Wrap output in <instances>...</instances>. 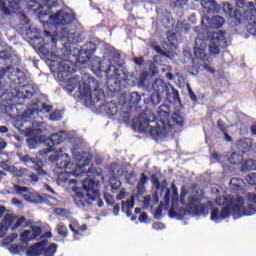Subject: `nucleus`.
<instances>
[{"label": "nucleus", "instance_id": "1", "mask_svg": "<svg viewBox=\"0 0 256 256\" xmlns=\"http://www.w3.org/2000/svg\"><path fill=\"white\" fill-rule=\"evenodd\" d=\"M157 117L154 116L151 110L141 112L139 118L134 119L132 122L133 127H136L140 133H150V136L154 141L159 139H165L171 131H173V124L167 121L171 117V105L162 104L157 108ZM157 121L156 126H151L149 123Z\"/></svg>", "mask_w": 256, "mask_h": 256}, {"label": "nucleus", "instance_id": "2", "mask_svg": "<svg viewBox=\"0 0 256 256\" xmlns=\"http://www.w3.org/2000/svg\"><path fill=\"white\" fill-rule=\"evenodd\" d=\"M109 55L110 65L105 70L107 77L106 85L109 93H119L123 87H133L135 85V76L125 73L120 68L123 65L121 53L119 51H111Z\"/></svg>", "mask_w": 256, "mask_h": 256}, {"label": "nucleus", "instance_id": "3", "mask_svg": "<svg viewBox=\"0 0 256 256\" xmlns=\"http://www.w3.org/2000/svg\"><path fill=\"white\" fill-rule=\"evenodd\" d=\"M75 89H78V97L85 99V101H91V103H99L105 99V92L99 88V82L96 78H90L87 82L81 84V78L78 75H74L68 78L67 90L69 93H73Z\"/></svg>", "mask_w": 256, "mask_h": 256}, {"label": "nucleus", "instance_id": "4", "mask_svg": "<svg viewBox=\"0 0 256 256\" xmlns=\"http://www.w3.org/2000/svg\"><path fill=\"white\" fill-rule=\"evenodd\" d=\"M47 47H49V44L42 45L39 47L38 51L51 63H58V77H69L71 73H75L77 71V64L73 61L62 59L63 55H65V53H63V49L56 50L55 52L50 51Z\"/></svg>", "mask_w": 256, "mask_h": 256}, {"label": "nucleus", "instance_id": "5", "mask_svg": "<svg viewBox=\"0 0 256 256\" xmlns=\"http://www.w3.org/2000/svg\"><path fill=\"white\" fill-rule=\"evenodd\" d=\"M82 187L86 193L81 190H77L73 199L77 207L85 208L89 207L93 201H97V199H99V183L86 178L82 181Z\"/></svg>", "mask_w": 256, "mask_h": 256}, {"label": "nucleus", "instance_id": "6", "mask_svg": "<svg viewBox=\"0 0 256 256\" xmlns=\"http://www.w3.org/2000/svg\"><path fill=\"white\" fill-rule=\"evenodd\" d=\"M43 228L41 226H31L30 230H24L20 234V241L25 246L21 244H11L9 247L10 253H13V255H17L18 253H25L27 251V246L29 245V242L31 241H39V239L47 238L51 239L53 237V234L51 232H46L42 235Z\"/></svg>", "mask_w": 256, "mask_h": 256}, {"label": "nucleus", "instance_id": "7", "mask_svg": "<svg viewBox=\"0 0 256 256\" xmlns=\"http://www.w3.org/2000/svg\"><path fill=\"white\" fill-rule=\"evenodd\" d=\"M205 49H207V43H205V41L202 38H196L194 46V55L196 59L200 60V62H198V67H190V73H192V75H198L199 70H204L208 73H211L212 75H215V70L211 67L212 59L210 57H207Z\"/></svg>", "mask_w": 256, "mask_h": 256}, {"label": "nucleus", "instance_id": "8", "mask_svg": "<svg viewBox=\"0 0 256 256\" xmlns=\"http://www.w3.org/2000/svg\"><path fill=\"white\" fill-rule=\"evenodd\" d=\"M152 89L154 93L158 95H165L167 101L171 105H177L181 103V96L179 95V90L175 89L171 83L165 82L162 79H155L152 83Z\"/></svg>", "mask_w": 256, "mask_h": 256}, {"label": "nucleus", "instance_id": "9", "mask_svg": "<svg viewBox=\"0 0 256 256\" xmlns=\"http://www.w3.org/2000/svg\"><path fill=\"white\" fill-rule=\"evenodd\" d=\"M222 11L227 17L228 21H230L231 25H241L243 21H250L253 19V14H245V8L244 9H237L235 5L224 2L222 4Z\"/></svg>", "mask_w": 256, "mask_h": 256}, {"label": "nucleus", "instance_id": "10", "mask_svg": "<svg viewBox=\"0 0 256 256\" xmlns=\"http://www.w3.org/2000/svg\"><path fill=\"white\" fill-rule=\"evenodd\" d=\"M49 243L47 240H42L38 242L36 245L31 246L27 249L26 255L27 256H55L57 253V247L59 245L55 243H51L49 246L45 247Z\"/></svg>", "mask_w": 256, "mask_h": 256}, {"label": "nucleus", "instance_id": "11", "mask_svg": "<svg viewBox=\"0 0 256 256\" xmlns=\"http://www.w3.org/2000/svg\"><path fill=\"white\" fill-rule=\"evenodd\" d=\"M141 102V95L137 92H132L128 96V101H125L122 109H127V111H123L121 117L127 123L131 120V113L133 111H141V106L139 103Z\"/></svg>", "mask_w": 256, "mask_h": 256}, {"label": "nucleus", "instance_id": "12", "mask_svg": "<svg viewBox=\"0 0 256 256\" xmlns=\"http://www.w3.org/2000/svg\"><path fill=\"white\" fill-rule=\"evenodd\" d=\"M216 205H229L235 215H241V209L245 205V200L241 196L231 198L227 196L217 197L215 200Z\"/></svg>", "mask_w": 256, "mask_h": 256}, {"label": "nucleus", "instance_id": "13", "mask_svg": "<svg viewBox=\"0 0 256 256\" xmlns=\"http://www.w3.org/2000/svg\"><path fill=\"white\" fill-rule=\"evenodd\" d=\"M97 51V44L95 42H86L83 48L80 49L76 55V63L79 65H85L87 61L91 59V55Z\"/></svg>", "mask_w": 256, "mask_h": 256}, {"label": "nucleus", "instance_id": "14", "mask_svg": "<svg viewBox=\"0 0 256 256\" xmlns=\"http://www.w3.org/2000/svg\"><path fill=\"white\" fill-rule=\"evenodd\" d=\"M188 213L192 215H209V207L205 204H201V200L195 198V196H190L188 198Z\"/></svg>", "mask_w": 256, "mask_h": 256}, {"label": "nucleus", "instance_id": "15", "mask_svg": "<svg viewBox=\"0 0 256 256\" xmlns=\"http://www.w3.org/2000/svg\"><path fill=\"white\" fill-rule=\"evenodd\" d=\"M51 21L55 25H71L75 21V15L69 12L60 10L56 14L50 16Z\"/></svg>", "mask_w": 256, "mask_h": 256}, {"label": "nucleus", "instance_id": "16", "mask_svg": "<svg viewBox=\"0 0 256 256\" xmlns=\"http://www.w3.org/2000/svg\"><path fill=\"white\" fill-rule=\"evenodd\" d=\"M65 138L63 135V131H60L58 133H53L50 135L49 141L51 144H49V147H47L44 150H40V155H49V153H53L55 151L56 145H61V143L65 142Z\"/></svg>", "mask_w": 256, "mask_h": 256}, {"label": "nucleus", "instance_id": "17", "mask_svg": "<svg viewBox=\"0 0 256 256\" xmlns=\"http://www.w3.org/2000/svg\"><path fill=\"white\" fill-rule=\"evenodd\" d=\"M201 25L204 29H221L223 25H225V19L221 16H213L209 18V16H205L201 20Z\"/></svg>", "mask_w": 256, "mask_h": 256}, {"label": "nucleus", "instance_id": "18", "mask_svg": "<svg viewBox=\"0 0 256 256\" xmlns=\"http://www.w3.org/2000/svg\"><path fill=\"white\" fill-rule=\"evenodd\" d=\"M51 163H56L58 169H71V157L68 154H60L57 152L54 155L49 156Z\"/></svg>", "mask_w": 256, "mask_h": 256}, {"label": "nucleus", "instance_id": "19", "mask_svg": "<svg viewBox=\"0 0 256 256\" xmlns=\"http://www.w3.org/2000/svg\"><path fill=\"white\" fill-rule=\"evenodd\" d=\"M19 159L25 165H29V163H33L36 165V171L40 177H47V172L43 170V160H39L37 158H31L29 155H19Z\"/></svg>", "mask_w": 256, "mask_h": 256}, {"label": "nucleus", "instance_id": "20", "mask_svg": "<svg viewBox=\"0 0 256 256\" xmlns=\"http://www.w3.org/2000/svg\"><path fill=\"white\" fill-rule=\"evenodd\" d=\"M15 219H17V216L9 213L5 214L2 222H0V239L5 237V234L9 231V227L15 223Z\"/></svg>", "mask_w": 256, "mask_h": 256}, {"label": "nucleus", "instance_id": "21", "mask_svg": "<svg viewBox=\"0 0 256 256\" xmlns=\"http://www.w3.org/2000/svg\"><path fill=\"white\" fill-rule=\"evenodd\" d=\"M231 215V208L229 206L223 207L221 211L219 208H213L211 211L210 219L211 221H223V219H227Z\"/></svg>", "mask_w": 256, "mask_h": 256}, {"label": "nucleus", "instance_id": "22", "mask_svg": "<svg viewBox=\"0 0 256 256\" xmlns=\"http://www.w3.org/2000/svg\"><path fill=\"white\" fill-rule=\"evenodd\" d=\"M69 229L73 233L74 239H79L78 237L79 236L82 237L83 236L82 233H85L88 227H87V224L80 225L79 221L75 220L69 224Z\"/></svg>", "mask_w": 256, "mask_h": 256}, {"label": "nucleus", "instance_id": "23", "mask_svg": "<svg viewBox=\"0 0 256 256\" xmlns=\"http://www.w3.org/2000/svg\"><path fill=\"white\" fill-rule=\"evenodd\" d=\"M238 9H244L245 15H252L255 17L256 9L253 2H247V0H236Z\"/></svg>", "mask_w": 256, "mask_h": 256}, {"label": "nucleus", "instance_id": "24", "mask_svg": "<svg viewBox=\"0 0 256 256\" xmlns=\"http://www.w3.org/2000/svg\"><path fill=\"white\" fill-rule=\"evenodd\" d=\"M200 5L207 13H219V4L215 0H200Z\"/></svg>", "mask_w": 256, "mask_h": 256}, {"label": "nucleus", "instance_id": "25", "mask_svg": "<svg viewBox=\"0 0 256 256\" xmlns=\"http://www.w3.org/2000/svg\"><path fill=\"white\" fill-rule=\"evenodd\" d=\"M25 199H26V201H29L30 203L41 204V203H45V201H47L49 199H53V197H51L47 194H43V195L29 194V195H25Z\"/></svg>", "mask_w": 256, "mask_h": 256}, {"label": "nucleus", "instance_id": "26", "mask_svg": "<svg viewBox=\"0 0 256 256\" xmlns=\"http://www.w3.org/2000/svg\"><path fill=\"white\" fill-rule=\"evenodd\" d=\"M133 207H135V200L133 199L121 202V211L122 213H126V217H131V209H133Z\"/></svg>", "mask_w": 256, "mask_h": 256}, {"label": "nucleus", "instance_id": "27", "mask_svg": "<svg viewBox=\"0 0 256 256\" xmlns=\"http://www.w3.org/2000/svg\"><path fill=\"white\" fill-rule=\"evenodd\" d=\"M103 109L107 113V115H110L111 117L119 113V107H117V103L115 102H106L103 105Z\"/></svg>", "mask_w": 256, "mask_h": 256}, {"label": "nucleus", "instance_id": "28", "mask_svg": "<svg viewBox=\"0 0 256 256\" xmlns=\"http://www.w3.org/2000/svg\"><path fill=\"white\" fill-rule=\"evenodd\" d=\"M6 171H10L12 175L16 177H25L29 175V169L27 168H17L15 166H7Z\"/></svg>", "mask_w": 256, "mask_h": 256}, {"label": "nucleus", "instance_id": "29", "mask_svg": "<svg viewBox=\"0 0 256 256\" xmlns=\"http://www.w3.org/2000/svg\"><path fill=\"white\" fill-rule=\"evenodd\" d=\"M225 35H227V33L223 30L214 32L212 33V41H214V43H218V45H223L227 43V38H225Z\"/></svg>", "mask_w": 256, "mask_h": 256}, {"label": "nucleus", "instance_id": "30", "mask_svg": "<svg viewBox=\"0 0 256 256\" xmlns=\"http://www.w3.org/2000/svg\"><path fill=\"white\" fill-rule=\"evenodd\" d=\"M236 147H238L242 153H248V151H251L252 145L249 139L244 138L237 141Z\"/></svg>", "mask_w": 256, "mask_h": 256}, {"label": "nucleus", "instance_id": "31", "mask_svg": "<svg viewBox=\"0 0 256 256\" xmlns=\"http://www.w3.org/2000/svg\"><path fill=\"white\" fill-rule=\"evenodd\" d=\"M87 165H89V160L84 161L83 163L77 164L75 169L72 171V174L74 175V177H83V175L87 173L85 171V167H87Z\"/></svg>", "mask_w": 256, "mask_h": 256}, {"label": "nucleus", "instance_id": "32", "mask_svg": "<svg viewBox=\"0 0 256 256\" xmlns=\"http://www.w3.org/2000/svg\"><path fill=\"white\" fill-rule=\"evenodd\" d=\"M42 141L43 139L41 136H31L30 138H27L26 143L29 149H37Z\"/></svg>", "mask_w": 256, "mask_h": 256}, {"label": "nucleus", "instance_id": "33", "mask_svg": "<svg viewBox=\"0 0 256 256\" xmlns=\"http://www.w3.org/2000/svg\"><path fill=\"white\" fill-rule=\"evenodd\" d=\"M9 4L7 9L10 11V15L15 13V11H19L21 9V0H8Z\"/></svg>", "mask_w": 256, "mask_h": 256}, {"label": "nucleus", "instance_id": "34", "mask_svg": "<svg viewBox=\"0 0 256 256\" xmlns=\"http://www.w3.org/2000/svg\"><path fill=\"white\" fill-rule=\"evenodd\" d=\"M25 229L27 227V218L25 216H21L13 226H11L12 231H17L19 228Z\"/></svg>", "mask_w": 256, "mask_h": 256}, {"label": "nucleus", "instance_id": "35", "mask_svg": "<svg viewBox=\"0 0 256 256\" xmlns=\"http://www.w3.org/2000/svg\"><path fill=\"white\" fill-rule=\"evenodd\" d=\"M172 121L174 125H178V127H183V125H185V118H183L179 112H174L172 114Z\"/></svg>", "mask_w": 256, "mask_h": 256}, {"label": "nucleus", "instance_id": "36", "mask_svg": "<svg viewBox=\"0 0 256 256\" xmlns=\"http://www.w3.org/2000/svg\"><path fill=\"white\" fill-rule=\"evenodd\" d=\"M147 181H149V177H147L145 173H142L140 176V180L137 184V189L139 193H143V191H145V185H147Z\"/></svg>", "mask_w": 256, "mask_h": 256}, {"label": "nucleus", "instance_id": "37", "mask_svg": "<svg viewBox=\"0 0 256 256\" xmlns=\"http://www.w3.org/2000/svg\"><path fill=\"white\" fill-rule=\"evenodd\" d=\"M162 99H163V96L161 94L154 92L151 94L149 101L151 105H153L154 107H157V105L161 103Z\"/></svg>", "mask_w": 256, "mask_h": 256}, {"label": "nucleus", "instance_id": "38", "mask_svg": "<svg viewBox=\"0 0 256 256\" xmlns=\"http://www.w3.org/2000/svg\"><path fill=\"white\" fill-rule=\"evenodd\" d=\"M228 160H229V163H231V165H239V163L243 161V156L239 155L236 152H233L228 158Z\"/></svg>", "mask_w": 256, "mask_h": 256}, {"label": "nucleus", "instance_id": "39", "mask_svg": "<svg viewBox=\"0 0 256 256\" xmlns=\"http://www.w3.org/2000/svg\"><path fill=\"white\" fill-rule=\"evenodd\" d=\"M242 167L245 171H256V161L246 160Z\"/></svg>", "mask_w": 256, "mask_h": 256}, {"label": "nucleus", "instance_id": "40", "mask_svg": "<svg viewBox=\"0 0 256 256\" xmlns=\"http://www.w3.org/2000/svg\"><path fill=\"white\" fill-rule=\"evenodd\" d=\"M241 211H243V215H247V216L255 215L256 213V209L253 204H249L246 207L242 206Z\"/></svg>", "mask_w": 256, "mask_h": 256}, {"label": "nucleus", "instance_id": "41", "mask_svg": "<svg viewBox=\"0 0 256 256\" xmlns=\"http://www.w3.org/2000/svg\"><path fill=\"white\" fill-rule=\"evenodd\" d=\"M243 183V180L239 178H232L230 180V185L234 191H241V184Z\"/></svg>", "mask_w": 256, "mask_h": 256}, {"label": "nucleus", "instance_id": "42", "mask_svg": "<svg viewBox=\"0 0 256 256\" xmlns=\"http://www.w3.org/2000/svg\"><path fill=\"white\" fill-rule=\"evenodd\" d=\"M57 233L60 237H63L65 239L67 238V235H69V230L67 229V226L59 224L57 226Z\"/></svg>", "mask_w": 256, "mask_h": 256}, {"label": "nucleus", "instance_id": "43", "mask_svg": "<svg viewBox=\"0 0 256 256\" xmlns=\"http://www.w3.org/2000/svg\"><path fill=\"white\" fill-rule=\"evenodd\" d=\"M44 33L46 34V37L48 39H50L52 49H53V47L56 49V47H57V36L51 35V33L47 30H45Z\"/></svg>", "mask_w": 256, "mask_h": 256}, {"label": "nucleus", "instance_id": "44", "mask_svg": "<svg viewBox=\"0 0 256 256\" xmlns=\"http://www.w3.org/2000/svg\"><path fill=\"white\" fill-rule=\"evenodd\" d=\"M14 191L18 194V195H23V193H27L29 191L28 187L25 186H21L19 184H15L14 185Z\"/></svg>", "mask_w": 256, "mask_h": 256}, {"label": "nucleus", "instance_id": "45", "mask_svg": "<svg viewBox=\"0 0 256 256\" xmlns=\"http://www.w3.org/2000/svg\"><path fill=\"white\" fill-rule=\"evenodd\" d=\"M7 1L9 0H0V10L5 15H11V11L9 10V8H7Z\"/></svg>", "mask_w": 256, "mask_h": 256}, {"label": "nucleus", "instance_id": "46", "mask_svg": "<svg viewBox=\"0 0 256 256\" xmlns=\"http://www.w3.org/2000/svg\"><path fill=\"white\" fill-rule=\"evenodd\" d=\"M66 37H67L68 41H69L70 43H73L74 45L80 42V41H79V37H77V35H76L75 33H69V32H67V33H66Z\"/></svg>", "mask_w": 256, "mask_h": 256}, {"label": "nucleus", "instance_id": "47", "mask_svg": "<svg viewBox=\"0 0 256 256\" xmlns=\"http://www.w3.org/2000/svg\"><path fill=\"white\" fill-rule=\"evenodd\" d=\"M189 3V0H176L174 1V8L175 9H184L185 6Z\"/></svg>", "mask_w": 256, "mask_h": 256}, {"label": "nucleus", "instance_id": "48", "mask_svg": "<svg viewBox=\"0 0 256 256\" xmlns=\"http://www.w3.org/2000/svg\"><path fill=\"white\" fill-rule=\"evenodd\" d=\"M217 127L219 131H221V133H225L227 132V129H229L227 124H225V121H223L222 119L217 120Z\"/></svg>", "mask_w": 256, "mask_h": 256}, {"label": "nucleus", "instance_id": "49", "mask_svg": "<svg viewBox=\"0 0 256 256\" xmlns=\"http://www.w3.org/2000/svg\"><path fill=\"white\" fill-rule=\"evenodd\" d=\"M248 185H256V173H250L246 176Z\"/></svg>", "mask_w": 256, "mask_h": 256}, {"label": "nucleus", "instance_id": "50", "mask_svg": "<svg viewBox=\"0 0 256 256\" xmlns=\"http://www.w3.org/2000/svg\"><path fill=\"white\" fill-rule=\"evenodd\" d=\"M61 111L60 110H55L50 114V119L51 121H60L61 119Z\"/></svg>", "mask_w": 256, "mask_h": 256}, {"label": "nucleus", "instance_id": "51", "mask_svg": "<svg viewBox=\"0 0 256 256\" xmlns=\"http://www.w3.org/2000/svg\"><path fill=\"white\" fill-rule=\"evenodd\" d=\"M12 69H13V66H7L5 68H1L0 69V73H1L0 77H5V75H9V74L13 73Z\"/></svg>", "mask_w": 256, "mask_h": 256}, {"label": "nucleus", "instance_id": "52", "mask_svg": "<svg viewBox=\"0 0 256 256\" xmlns=\"http://www.w3.org/2000/svg\"><path fill=\"white\" fill-rule=\"evenodd\" d=\"M150 179H151L152 185L156 186V189H159V187H161V182L159 181V178L157 177V175L152 174L150 176Z\"/></svg>", "mask_w": 256, "mask_h": 256}, {"label": "nucleus", "instance_id": "53", "mask_svg": "<svg viewBox=\"0 0 256 256\" xmlns=\"http://www.w3.org/2000/svg\"><path fill=\"white\" fill-rule=\"evenodd\" d=\"M247 31L250 35H254L256 37V22L254 21L253 24L247 25Z\"/></svg>", "mask_w": 256, "mask_h": 256}, {"label": "nucleus", "instance_id": "54", "mask_svg": "<svg viewBox=\"0 0 256 256\" xmlns=\"http://www.w3.org/2000/svg\"><path fill=\"white\" fill-rule=\"evenodd\" d=\"M163 217V206H158L154 212V218L162 219Z\"/></svg>", "mask_w": 256, "mask_h": 256}, {"label": "nucleus", "instance_id": "55", "mask_svg": "<svg viewBox=\"0 0 256 256\" xmlns=\"http://www.w3.org/2000/svg\"><path fill=\"white\" fill-rule=\"evenodd\" d=\"M104 199H105L106 205H110V206L115 205V199H113V196L111 194H105Z\"/></svg>", "mask_w": 256, "mask_h": 256}, {"label": "nucleus", "instance_id": "56", "mask_svg": "<svg viewBox=\"0 0 256 256\" xmlns=\"http://www.w3.org/2000/svg\"><path fill=\"white\" fill-rule=\"evenodd\" d=\"M209 52L211 55H219V53H221V48L217 45H213L209 47Z\"/></svg>", "mask_w": 256, "mask_h": 256}, {"label": "nucleus", "instance_id": "57", "mask_svg": "<svg viewBox=\"0 0 256 256\" xmlns=\"http://www.w3.org/2000/svg\"><path fill=\"white\" fill-rule=\"evenodd\" d=\"M246 198L248 199V201H250V203H254L256 205V194L255 193L248 192L246 194Z\"/></svg>", "mask_w": 256, "mask_h": 256}, {"label": "nucleus", "instance_id": "58", "mask_svg": "<svg viewBox=\"0 0 256 256\" xmlns=\"http://www.w3.org/2000/svg\"><path fill=\"white\" fill-rule=\"evenodd\" d=\"M20 21L22 25H29V23H31V20H29V17L25 14H20Z\"/></svg>", "mask_w": 256, "mask_h": 256}, {"label": "nucleus", "instance_id": "59", "mask_svg": "<svg viewBox=\"0 0 256 256\" xmlns=\"http://www.w3.org/2000/svg\"><path fill=\"white\" fill-rule=\"evenodd\" d=\"M152 227H153V229H155L156 231H159V230L165 228V224H163L162 222H155V223L152 225Z\"/></svg>", "mask_w": 256, "mask_h": 256}, {"label": "nucleus", "instance_id": "60", "mask_svg": "<svg viewBox=\"0 0 256 256\" xmlns=\"http://www.w3.org/2000/svg\"><path fill=\"white\" fill-rule=\"evenodd\" d=\"M126 195H127V192L125 191V189H122L116 196L117 201H121L125 199Z\"/></svg>", "mask_w": 256, "mask_h": 256}, {"label": "nucleus", "instance_id": "61", "mask_svg": "<svg viewBox=\"0 0 256 256\" xmlns=\"http://www.w3.org/2000/svg\"><path fill=\"white\" fill-rule=\"evenodd\" d=\"M168 215H169L170 219H175L176 217H180L179 213H177V212L175 211V209L173 208V206H172V208L169 210Z\"/></svg>", "mask_w": 256, "mask_h": 256}, {"label": "nucleus", "instance_id": "62", "mask_svg": "<svg viewBox=\"0 0 256 256\" xmlns=\"http://www.w3.org/2000/svg\"><path fill=\"white\" fill-rule=\"evenodd\" d=\"M185 197H187V190H181V192H180L181 205H185Z\"/></svg>", "mask_w": 256, "mask_h": 256}, {"label": "nucleus", "instance_id": "63", "mask_svg": "<svg viewBox=\"0 0 256 256\" xmlns=\"http://www.w3.org/2000/svg\"><path fill=\"white\" fill-rule=\"evenodd\" d=\"M147 219H149V216L147 215L146 212H143L140 214L139 218H138V221L140 223H145L147 221Z\"/></svg>", "mask_w": 256, "mask_h": 256}, {"label": "nucleus", "instance_id": "64", "mask_svg": "<svg viewBox=\"0 0 256 256\" xmlns=\"http://www.w3.org/2000/svg\"><path fill=\"white\" fill-rule=\"evenodd\" d=\"M42 110L45 111V113H51V111H53V106L43 103Z\"/></svg>", "mask_w": 256, "mask_h": 256}]
</instances>
